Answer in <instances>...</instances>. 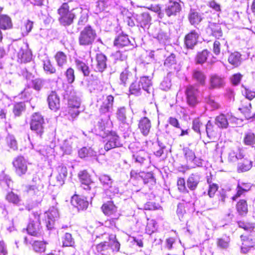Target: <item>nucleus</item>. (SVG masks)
<instances>
[{
  "instance_id": "39",
  "label": "nucleus",
  "mask_w": 255,
  "mask_h": 255,
  "mask_svg": "<svg viewBox=\"0 0 255 255\" xmlns=\"http://www.w3.org/2000/svg\"><path fill=\"white\" fill-rule=\"evenodd\" d=\"M79 156L82 158L86 157H96L97 152L91 147L87 148L84 147L78 151Z\"/></svg>"
},
{
  "instance_id": "44",
  "label": "nucleus",
  "mask_w": 255,
  "mask_h": 255,
  "mask_svg": "<svg viewBox=\"0 0 255 255\" xmlns=\"http://www.w3.org/2000/svg\"><path fill=\"white\" fill-rule=\"evenodd\" d=\"M55 58L59 67H63L67 63V56L63 52H58L55 56Z\"/></svg>"
},
{
  "instance_id": "6",
  "label": "nucleus",
  "mask_w": 255,
  "mask_h": 255,
  "mask_svg": "<svg viewBox=\"0 0 255 255\" xmlns=\"http://www.w3.org/2000/svg\"><path fill=\"white\" fill-rule=\"evenodd\" d=\"M27 231L29 235L34 237L38 238L42 236V230L39 222V215L37 213H32Z\"/></svg>"
},
{
  "instance_id": "3",
  "label": "nucleus",
  "mask_w": 255,
  "mask_h": 255,
  "mask_svg": "<svg viewBox=\"0 0 255 255\" xmlns=\"http://www.w3.org/2000/svg\"><path fill=\"white\" fill-rule=\"evenodd\" d=\"M70 93L69 94V111L68 113L70 115V118H68L70 120H73L79 114L78 109L81 105V93L79 92L75 91L72 87L69 88Z\"/></svg>"
},
{
  "instance_id": "64",
  "label": "nucleus",
  "mask_w": 255,
  "mask_h": 255,
  "mask_svg": "<svg viewBox=\"0 0 255 255\" xmlns=\"http://www.w3.org/2000/svg\"><path fill=\"white\" fill-rule=\"evenodd\" d=\"M209 52L207 50H204L201 52L198 53L197 55V62L199 64L204 63L207 58Z\"/></svg>"
},
{
  "instance_id": "10",
  "label": "nucleus",
  "mask_w": 255,
  "mask_h": 255,
  "mask_svg": "<svg viewBox=\"0 0 255 255\" xmlns=\"http://www.w3.org/2000/svg\"><path fill=\"white\" fill-rule=\"evenodd\" d=\"M15 172L19 176L25 174L27 170V161L22 156L16 157L13 161Z\"/></svg>"
},
{
  "instance_id": "16",
  "label": "nucleus",
  "mask_w": 255,
  "mask_h": 255,
  "mask_svg": "<svg viewBox=\"0 0 255 255\" xmlns=\"http://www.w3.org/2000/svg\"><path fill=\"white\" fill-rule=\"evenodd\" d=\"M180 4L176 1L169 0L165 5V12L168 16L176 15L181 10Z\"/></svg>"
},
{
  "instance_id": "4",
  "label": "nucleus",
  "mask_w": 255,
  "mask_h": 255,
  "mask_svg": "<svg viewBox=\"0 0 255 255\" xmlns=\"http://www.w3.org/2000/svg\"><path fill=\"white\" fill-rule=\"evenodd\" d=\"M74 10V8L70 10L69 3H63L58 9V20L60 24L64 26L71 25L76 18Z\"/></svg>"
},
{
  "instance_id": "42",
  "label": "nucleus",
  "mask_w": 255,
  "mask_h": 255,
  "mask_svg": "<svg viewBox=\"0 0 255 255\" xmlns=\"http://www.w3.org/2000/svg\"><path fill=\"white\" fill-rule=\"evenodd\" d=\"M230 238L227 235H224L217 239V245L218 248L222 249H226L229 246Z\"/></svg>"
},
{
  "instance_id": "58",
  "label": "nucleus",
  "mask_w": 255,
  "mask_h": 255,
  "mask_svg": "<svg viewBox=\"0 0 255 255\" xmlns=\"http://www.w3.org/2000/svg\"><path fill=\"white\" fill-rule=\"evenodd\" d=\"M78 177L81 183H92L90 176L86 170L80 171Z\"/></svg>"
},
{
  "instance_id": "50",
  "label": "nucleus",
  "mask_w": 255,
  "mask_h": 255,
  "mask_svg": "<svg viewBox=\"0 0 255 255\" xmlns=\"http://www.w3.org/2000/svg\"><path fill=\"white\" fill-rule=\"evenodd\" d=\"M33 26V22L29 19L24 20L23 23V25L21 27L22 30V34L23 35H27L31 31Z\"/></svg>"
},
{
  "instance_id": "56",
  "label": "nucleus",
  "mask_w": 255,
  "mask_h": 255,
  "mask_svg": "<svg viewBox=\"0 0 255 255\" xmlns=\"http://www.w3.org/2000/svg\"><path fill=\"white\" fill-rule=\"evenodd\" d=\"M25 106L24 103L19 102L15 104L13 108V113L15 116H20L25 110Z\"/></svg>"
},
{
  "instance_id": "20",
  "label": "nucleus",
  "mask_w": 255,
  "mask_h": 255,
  "mask_svg": "<svg viewBox=\"0 0 255 255\" xmlns=\"http://www.w3.org/2000/svg\"><path fill=\"white\" fill-rule=\"evenodd\" d=\"M138 129L144 136H147L150 132L151 124L150 120L147 117H143L139 121Z\"/></svg>"
},
{
  "instance_id": "46",
  "label": "nucleus",
  "mask_w": 255,
  "mask_h": 255,
  "mask_svg": "<svg viewBox=\"0 0 255 255\" xmlns=\"http://www.w3.org/2000/svg\"><path fill=\"white\" fill-rule=\"evenodd\" d=\"M241 56L238 52L231 53L228 58L229 62L235 66H238L241 63Z\"/></svg>"
},
{
  "instance_id": "54",
  "label": "nucleus",
  "mask_w": 255,
  "mask_h": 255,
  "mask_svg": "<svg viewBox=\"0 0 255 255\" xmlns=\"http://www.w3.org/2000/svg\"><path fill=\"white\" fill-rule=\"evenodd\" d=\"M142 88L139 83H132L129 87V92L131 94L139 96L141 94Z\"/></svg>"
},
{
  "instance_id": "36",
  "label": "nucleus",
  "mask_w": 255,
  "mask_h": 255,
  "mask_svg": "<svg viewBox=\"0 0 255 255\" xmlns=\"http://www.w3.org/2000/svg\"><path fill=\"white\" fill-rule=\"evenodd\" d=\"M253 162L248 159H244L243 162L238 164L237 171L239 173L245 172L250 170L253 166Z\"/></svg>"
},
{
  "instance_id": "27",
  "label": "nucleus",
  "mask_w": 255,
  "mask_h": 255,
  "mask_svg": "<svg viewBox=\"0 0 255 255\" xmlns=\"http://www.w3.org/2000/svg\"><path fill=\"white\" fill-rule=\"evenodd\" d=\"M189 21L191 25L196 26L203 19V14L194 10H191L188 16Z\"/></svg>"
},
{
  "instance_id": "35",
  "label": "nucleus",
  "mask_w": 255,
  "mask_h": 255,
  "mask_svg": "<svg viewBox=\"0 0 255 255\" xmlns=\"http://www.w3.org/2000/svg\"><path fill=\"white\" fill-rule=\"evenodd\" d=\"M227 114L225 115L221 114L215 119V124L220 128H226L229 126Z\"/></svg>"
},
{
  "instance_id": "12",
  "label": "nucleus",
  "mask_w": 255,
  "mask_h": 255,
  "mask_svg": "<svg viewBox=\"0 0 255 255\" xmlns=\"http://www.w3.org/2000/svg\"><path fill=\"white\" fill-rule=\"evenodd\" d=\"M32 52L29 49L28 44H24L20 47L17 53L18 61L21 63H26L30 62L32 60Z\"/></svg>"
},
{
  "instance_id": "7",
  "label": "nucleus",
  "mask_w": 255,
  "mask_h": 255,
  "mask_svg": "<svg viewBox=\"0 0 255 255\" xmlns=\"http://www.w3.org/2000/svg\"><path fill=\"white\" fill-rule=\"evenodd\" d=\"M45 122L43 117L39 113L32 115L30 122V129L41 136L44 132Z\"/></svg>"
},
{
  "instance_id": "15",
  "label": "nucleus",
  "mask_w": 255,
  "mask_h": 255,
  "mask_svg": "<svg viewBox=\"0 0 255 255\" xmlns=\"http://www.w3.org/2000/svg\"><path fill=\"white\" fill-rule=\"evenodd\" d=\"M77 140L75 137H70L65 139L60 144V149L63 154L70 155L72 153L73 149L75 147L74 142Z\"/></svg>"
},
{
  "instance_id": "37",
  "label": "nucleus",
  "mask_w": 255,
  "mask_h": 255,
  "mask_svg": "<svg viewBox=\"0 0 255 255\" xmlns=\"http://www.w3.org/2000/svg\"><path fill=\"white\" fill-rule=\"evenodd\" d=\"M104 192L107 196L112 199L119 193V188L114 182L104 189Z\"/></svg>"
},
{
  "instance_id": "8",
  "label": "nucleus",
  "mask_w": 255,
  "mask_h": 255,
  "mask_svg": "<svg viewBox=\"0 0 255 255\" xmlns=\"http://www.w3.org/2000/svg\"><path fill=\"white\" fill-rule=\"evenodd\" d=\"M104 142H106L104 148L107 151L122 145L119 136L115 131L110 132L105 137Z\"/></svg>"
},
{
  "instance_id": "49",
  "label": "nucleus",
  "mask_w": 255,
  "mask_h": 255,
  "mask_svg": "<svg viewBox=\"0 0 255 255\" xmlns=\"http://www.w3.org/2000/svg\"><path fill=\"white\" fill-rule=\"evenodd\" d=\"M241 238L243 241L241 250L243 252L246 253L248 251L249 248L253 247V243L250 242L252 239H250L249 237L245 236L242 235Z\"/></svg>"
},
{
  "instance_id": "14",
  "label": "nucleus",
  "mask_w": 255,
  "mask_h": 255,
  "mask_svg": "<svg viewBox=\"0 0 255 255\" xmlns=\"http://www.w3.org/2000/svg\"><path fill=\"white\" fill-rule=\"evenodd\" d=\"M137 22L138 26L143 28L144 29H148L151 24V17L147 12H143L140 14L133 15Z\"/></svg>"
},
{
  "instance_id": "52",
  "label": "nucleus",
  "mask_w": 255,
  "mask_h": 255,
  "mask_svg": "<svg viewBox=\"0 0 255 255\" xmlns=\"http://www.w3.org/2000/svg\"><path fill=\"white\" fill-rule=\"evenodd\" d=\"M176 59L175 54L171 53L164 61V65L167 67L175 69Z\"/></svg>"
},
{
  "instance_id": "11",
  "label": "nucleus",
  "mask_w": 255,
  "mask_h": 255,
  "mask_svg": "<svg viewBox=\"0 0 255 255\" xmlns=\"http://www.w3.org/2000/svg\"><path fill=\"white\" fill-rule=\"evenodd\" d=\"M92 67L96 72H103L107 67V57L102 53H97L95 61H93Z\"/></svg>"
},
{
  "instance_id": "34",
  "label": "nucleus",
  "mask_w": 255,
  "mask_h": 255,
  "mask_svg": "<svg viewBox=\"0 0 255 255\" xmlns=\"http://www.w3.org/2000/svg\"><path fill=\"white\" fill-rule=\"evenodd\" d=\"M130 43L128 36L124 34L119 35L114 41L115 45L119 47L128 46Z\"/></svg>"
},
{
  "instance_id": "22",
  "label": "nucleus",
  "mask_w": 255,
  "mask_h": 255,
  "mask_svg": "<svg viewBox=\"0 0 255 255\" xmlns=\"http://www.w3.org/2000/svg\"><path fill=\"white\" fill-rule=\"evenodd\" d=\"M71 204L77 208L79 210L86 209L88 206L89 203L84 198L77 195H74L71 200Z\"/></svg>"
},
{
  "instance_id": "2",
  "label": "nucleus",
  "mask_w": 255,
  "mask_h": 255,
  "mask_svg": "<svg viewBox=\"0 0 255 255\" xmlns=\"http://www.w3.org/2000/svg\"><path fill=\"white\" fill-rule=\"evenodd\" d=\"M23 192L27 195L35 205L40 204L44 197L43 185L39 179L36 183L23 186Z\"/></svg>"
},
{
  "instance_id": "9",
  "label": "nucleus",
  "mask_w": 255,
  "mask_h": 255,
  "mask_svg": "<svg viewBox=\"0 0 255 255\" xmlns=\"http://www.w3.org/2000/svg\"><path fill=\"white\" fill-rule=\"evenodd\" d=\"M114 97L111 95L102 97V101L100 104L99 112L101 114H106L112 112Z\"/></svg>"
},
{
  "instance_id": "47",
  "label": "nucleus",
  "mask_w": 255,
  "mask_h": 255,
  "mask_svg": "<svg viewBox=\"0 0 255 255\" xmlns=\"http://www.w3.org/2000/svg\"><path fill=\"white\" fill-rule=\"evenodd\" d=\"M99 179L104 189L114 182V181L111 177L107 174H102L100 175Z\"/></svg>"
},
{
  "instance_id": "63",
  "label": "nucleus",
  "mask_w": 255,
  "mask_h": 255,
  "mask_svg": "<svg viewBox=\"0 0 255 255\" xmlns=\"http://www.w3.org/2000/svg\"><path fill=\"white\" fill-rule=\"evenodd\" d=\"M243 89L242 90L243 95L249 100H252L255 97V90L252 91L244 86H242Z\"/></svg>"
},
{
  "instance_id": "48",
  "label": "nucleus",
  "mask_w": 255,
  "mask_h": 255,
  "mask_svg": "<svg viewBox=\"0 0 255 255\" xmlns=\"http://www.w3.org/2000/svg\"><path fill=\"white\" fill-rule=\"evenodd\" d=\"M237 209L241 215H245L248 212V205L245 200H240L237 204Z\"/></svg>"
},
{
  "instance_id": "31",
  "label": "nucleus",
  "mask_w": 255,
  "mask_h": 255,
  "mask_svg": "<svg viewBox=\"0 0 255 255\" xmlns=\"http://www.w3.org/2000/svg\"><path fill=\"white\" fill-rule=\"evenodd\" d=\"M57 171L58 174L56 175V178L57 181L59 184L62 185L64 183V181L67 175V169L66 166L62 165H59L57 168Z\"/></svg>"
},
{
  "instance_id": "55",
  "label": "nucleus",
  "mask_w": 255,
  "mask_h": 255,
  "mask_svg": "<svg viewBox=\"0 0 255 255\" xmlns=\"http://www.w3.org/2000/svg\"><path fill=\"white\" fill-rule=\"evenodd\" d=\"M205 132L209 138L212 139L215 136L216 133L214 129V126L210 121L205 125Z\"/></svg>"
},
{
  "instance_id": "28",
  "label": "nucleus",
  "mask_w": 255,
  "mask_h": 255,
  "mask_svg": "<svg viewBox=\"0 0 255 255\" xmlns=\"http://www.w3.org/2000/svg\"><path fill=\"white\" fill-rule=\"evenodd\" d=\"M101 209L104 214L109 216L115 214L117 211V208L112 201H109L103 204Z\"/></svg>"
},
{
  "instance_id": "19",
  "label": "nucleus",
  "mask_w": 255,
  "mask_h": 255,
  "mask_svg": "<svg viewBox=\"0 0 255 255\" xmlns=\"http://www.w3.org/2000/svg\"><path fill=\"white\" fill-rule=\"evenodd\" d=\"M199 33L195 30L191 31L185 37V44L187 48L192 49L197 43Z\"/></svg>"
},
{
  "instance_id": "18",
  "label": "nucleus",
  "mask_w": 255,
  "mask_h": 255,
  "mask_svg": "<svg viewBox=\"0 0 255 255\" xmlns=\"http://www.w3.org/2000/svg\"><path fill=\"white\" fill-rule=\"evenodd\" d=\"M49 108L52 111H57L60 109V98L55 92H51L47 97Z\"/></svg>"
},
{
  "instance_id": "60",
  "label": "nucleus",
  "mask_w": 255,
  "mask_h": 255,
  "mask_svg": "<svg viewBox=\"0 0 255 255\" xmlns=\"http://www.w3.org/2000/svg\"><path fill=\"white\" fill-rule=\"evenodd\" d=\"M130 72L127 69H125L120 74V84L126 86L128 82Z\"/></svg>"
},
{
  "instance_id": "26",
  "label": "nucleus",
  "mask_w": 255,
  "mask_h": 255,
  "mask_svg": "<svg viewBox=\"0 0 255 255\" xmlns=\"http://www.w3.org/2000/svg\"><path fill=\"white\" fill-rule=\"evenodd\" d=\"M201 176L198 173H192L187 180V187L192 191L195 190L199 182H200Z\"/></svg>"
},
{
  "instance_id": "43",
  "label": "nucleus",
  "mask_w": 255,
  "mask_h": 255,
  "mask_svg": "<svg viewBox=\"0 0 255 255\" xmlns=\"http://www.w3.org/2000/svg\"><path fill=\"white\" fill-rule=\"evenodd\" d=\"M140 176L142 179L144 184L153 185L155 184V179L151 172L141 173Z\"/></svg>"
},
{
  "instance_id": "53",
  "label": "nucleus",
  "mask_w": 255,
  "mask_h": 255,
  "mask_svg": "<svg viewBox=\"0 0 255 255\" xmlns=\"http://www.w3.org/2000/svg\"><path fill=\"white\" fill-rule=\"evenodd\" d=\"M183 151L187 163H192L196 157L195 153L188 147H184Z\"/></svg>"
},
{
  "instance_id": "62",
  "label": "nucleus",
  "mask_w": 255,
  "mask_h": 255,
  "mask_svg": "<svg viewBox=\"0 0 255 255\" xmlns=\"http://www.w3.org/2000/svg\"><path fill=\"white\" fill-rule=\"evenodd\" d=\"M240 228L244 229L248 232H252L255 228V224L254 223L240 221L238 222Z\"/></svg>"
},
{
  "instance_id": "57",
  "label": "nucleus",
  "mask_w": 255,
  "mask_h": 255,
  "mask_svg": "<svg viewBox=\"0 0 255 255\" xmlns=\"http://www.w3.org/2000/svg\"><path fill=\"white\" fill-rule=\"evenodd\" d=\"M193 76L194 79L201 85H204L205 84L206 76L202 71L198 70L194 71Z\"/></svg>"
},
{
  "instance_id": "59",
  "label": "nucleus",
  "mask_w": 255,
  "mask_h": 255,
  "mask_svg": "<svg viewBox=\"0 0 255 255\" xmlns=\"http://www.w3.org/2000/svg\"><path fill=\"white\" fill-rule=\"evenodd\" d=\"M43 69L46 73L51 74L56 72L55 68L52 65L49 59L43 61Z\"/></svg>"
},
{
  "instance_id": "21",
  "label": "nucleus",
  "mask_w": 255,
  "mask_h": 255,
  "mask_svg": "<svg viewBox=\"0 0 255 255\" xmlns=\"http://www.w3.org/2000/svg\"><path fill=\"white\" fill-rule=\"evenodd\" d=\"M151 79L152 78L150 77L144 76L140 77L138 82L142 90L149 94L153 92Z\"/></svg>"
},
{
  "instance_id": "25",
  "label": "nucleus",
  "mask_w": 255,
  "mask_h": 255,
  "mask_svg": "<svg viewBox=\"0 0 255 255\" xmlns=\"http://www.w3.org/2000/svg\"><path fill=\"white\" fill-rule=\"evenodd\" d=\"M207 30L208 32L216 38L219 39L223 35L221 25L219 23L210 22L207 27Z\"/></svg>"
},
{
  "instance_id": "45",
  "label": "nucleus",
  "mask_w": 255,
  "mask_h": 255,
  "mask_svg": "<svg viewBox=\"0 0 255 255\" xmlns=\"http://www.w3.org/2000/svg\"><path fill=\"white\" fill-rule=\"evenodd\" d=\"M62 242L63 247H73L75 241L70 233H65L62 238Z\"/></svg>"
},
{
  "instance_id": "1",
  "label": "nucleus",
  "mask_w": 255,
  "mask_h": 255,
  "mask_svg": "<svg viewBox=\"0 0 255 255\" xmlns=\"http://www.w3.org/2000/svg\"><path fill=\"white\" fill-rule=\"evenodd\" d=\"M103 236L108 239V241H105L98 244L96 249L98 253L103 255H110L112 252H118L120 249V243L117 240L114 234L104 233Z\"/></svg>"
},
{
  "instance_id": "17",
  "label": "nucleus",
  "mask_w": 255,
  "mask_h": 255,
  "mask_svg": "<svg viewBox=\"0 0 255 255\" xmlns=\"http://www.w3.org/2000/svg\"><path fill=\"white\" fill-rule=\"evenodd\" d=\"M24 243L26 244L32 245L33 249L36 252H43L46 249L45 243L43 241H39L31 238V237H25Z\"/></svg>"
},
{
  "instance_id": "32",
  "label": "nucleus",
  "mask_w": 255,
  "mask_h": 255,
  "mask_svg": "<svg viewBox=\"0 0 255 255\" xmlns=\"http://www.w3.org/2000/svg\"><path fill=\"white\" fill-rule=\"evenodd\" d=\"M12 27L11 18L7 15H0V28L3 30L10 29Z\"/></svg>"
},
{
  "instance_id": "61",
  "label": "nucleus",
  "mask_w": 255,
  "mask_h": 255,
  "mask_svg": "<svg viewBox=\"0 0 255 255\" xmlns=\"http://www.w3.org/2000/svg\"><path fill=\"white\" fill-rule=\"evenodd\" d=\"M65 75L66 77L67 81L69 84H72L75 80L74 70L70 67L68 68L65 72Z\"/></svg>"
},
{
  "instance_id": "24",
  "label": "nucleus",
  "mask_w": 255,
  "mask_h": 255,
  "mask_svg": "<svg viewBox=\"0 0 255 255\" xmlns=\"http://www.w3.org/2000/svg\"><path fill=\"white\" fill-rule=\"evenodd\" d=\"M132 158L135 162L140 164H146L150 162L149 154L144 150H139L133 154Z\"/></svg>"
},
{
  "instance_id": "40",
  "label": "nucleus",
  "mask_w": 255,
  "mask_h": 255,
  "mask_svg": "<svg viewBox=\"0 0 255 255\" xmlns=\"http://www.w3.org/2000/svg\"><path fill=\"white\" fill-rule=\"evenodd\" d=\"M77 69L81 71L85 76L89 75L90 71L88 66L83 61L80 59H76L75 61Z\"/></svg>"
},
{
  "instance_id": "23",
  "label": "nucleus",
  "mask_w": 255,
  "mask_h": 255,
  "mask_svg": "<svg viewBox=\"0 0 255 255\" xmlns=\"http://www.w3.org/2000/svg\"><path fill=\"white\" fill-rule=\"evenodd\" d=\"M225 84V80L223 77L217 74L212 75L210 78V89H219L224 86Z\"/></svg>"
},
{
  "instance_id": "5",
  "label": "nucleus",
  "mask_w": 255,
  "mask_h": 255,
  "mask_svg": "<svg viewBox=\"0 0 255 255\" xmlns=\"http://www.w3.org/2000/svg\"><path fill=\"white\" fill-rule=\"evenodd\" d=\"M97 37V33L91 26L87 25L82 29L78 37V42L82 46H91Z\"/></svg>"
},
{
  "instance_id": "29",
  "label": "nucleus",
  "mask_w": 255,
  "mask_h": 255,
  "mask_svg": "<svg viewBox=\"0 0 255 255\" xmlns=\"http://www.w3.org/2000/svg\"><path fill=\"white\" fill-rule=\"evenodd\" d=\"M116 117L118 120L126 126L127 128H128V125L127 123V110L124 106L118 107L116 112Z\"/></svg>"
},
{
  "instance_id": "51",
  "label": "nucleus",
  "mask_w": 255,
  "mask_h": 255,
  "mask_svg": "<svg viewBox=\"0 0 255 255\" xmlns=\"http://www.w3.org/2000/svg\"><path fill=\"white\" fill-rule=\"evenodd\" d=\"M6 199L8 202L15 205H18L20 202L19 196L12 191L7 194Z\"/></svg>"
},
{
  "instance_id": "33",
  "label": "nucleus",
  "mask_w": 255,
  "mask_h": 255,
  "mask_svg": "<svg viewBox=\"0 0 255 255\" xmlns=\"http://www.w3.org/2000/svg\"><path fill=\"white\" fill-rule=\"evenodd\" d=\"M205 125L199 118L194 119L192 121V129L200 134L205 133Z\"/></svg>"
},
{
  "instance_id": "30",
  "label": "nucleus",
  "mask_w": 255,
  "mask_h": 255,
  "mask_svg": "<svg viewBox=\"0 0 255 255\" xmlns=\"http://www.w3.org/2000/svg\"><path fill=\"white\" fill-rule=\"evenodd\" d=\"M12 181L10 177L4 172L0 174V186L5 190L10 188L12 185Z\"/></svg>"
},
{
  "instance_id": "41",
  "label": "nucleus",
  "mask_w": 255,
  "mask_h": 255,
  "mask_svg": "<svg viewBox=\"0 0 255 255\" xmlns=\"http://www.w3.org/2000/svg\"><path fill=\"white\" fill-rule=\"evenodd\" d=\"M46 83V80L42 78H35L32 80L31 82V87L36 91H40L42 89L45 87Z\"/></svg>"
},
{
  "instance_id": "13",
  "label": "nucleus",
  "mask_w": 255,
  "mask_h": 255,
  "mask_svg": "<svg viewBox=\"0 0 255 255\" xmlns=\"http://www.w3.org/2000/svg\"><path fill=\"white\" fill-rule=\"evenodd\" d=\"M59 216L58 210L54 208H50L49 210L45 213V220L46 227L48 230L53 227L54 222Z\"/></svg>"
},
{
  "instance_id": "38",
  "label": "nucleus",
  "mask_w": 255,
  "mask_h": 255,
  "mask_svg": "<svg viewBox=\"0 0 255 255\" xmlns=\"http://www.w3.org/2000/svg\"><path fill=\"white\" fill-rule=\"evenodd\" d=\"M243 143L246 145L253 147L255 144V134L251 130L245 132Z\"/></svg>"
}]
</instances>
